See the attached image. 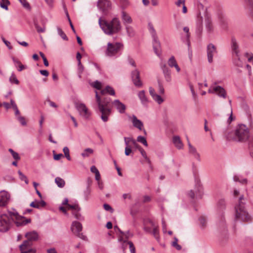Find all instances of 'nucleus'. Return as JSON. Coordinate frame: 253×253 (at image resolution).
<instances>
[{
    "label": "nucleus",
    "mask_w": 253,
    "mask_h": 253,
    "mask_svg": "<svg viewBox=\"0 0 253 253\" xmlns=\"http://www.w3.org/2000/svg\"><path fill=\"white\" fill-rule=\"evenodd\" d=\"M252 137L253 135L250 134L248 127L242 124L238 125L233 131L227 135V139L230 140L237 142H245L248 140L249 144Z\"/></svg>",
    "instance_id": "obj_1"
},
{
    "label": "nucleus",
    "mask_w": 253,
    "mask_h": 253,
    "mask_svg": "<svg viewBox=\"0 0 253 253\" xmlns=\"http://www.w3.org/2000/svg\"><path fill=\"white\" fill-rule=\"evenodd\" d=\"M95 98L98 110L101 113V118L104 122H106L111 113L110 107L111 99L109 97H104L102 99L96 91Z\"/></svg>",
    "instance_id": "obj_2"
},
{
    "label": "nucleus",
    "mask_w": 253,
    "mask_h": 253,
    "mask_svg": "<svg viewBox=\"0 0 253 253\" xmlns=\"http://www.w3.org/2000/svg\"><path fill=\"white\" fill-rule=\"evenodd\" d=\"M99 24L104 32L109 35L117 33L121 29V22L118 18H114L111 21L99 19Z\"/></svg>",
    "instance_id": "obj_3"
},
{
    "label": "nucleus",
    "mask_w": 253,
    "mask_h": 253,
    "mask_svg": "<svg viewBox=\"0 0 253 253\" xmlns=\"http://www.w3.org/2000/svg\"><path fill=\"white\" fill-rule=\"evenodd\" d=\"M235 219L236 221L248 222L252 220V217L247 211L245 206H236L235 207Z\"/></svg>",
    "instance_id": "obj_4"
},
{
    "label": "nucleus",
    "mask_w": 253,
    "mask_h": 253,
    "mask_svg": "<svg viewBox=\"0 0 253 253\" xmlns=\"http://www.w3.org/2000/svg\"><path fill=\"white\" fill-rule=\"evenodd\" d=\"M11 211L0 215V232H5L9 230L12 224Z\"/></svg>",
    "instance_id": "obj_5"
},
{
    "label": "nucleus",
    "mask_w": 253,
    "mask_h": 253,
    "mask_svg": "<svg viewBox=\"0 0 253 253\" xmlns=\"http://www.w3.org/2000/svg\"><path fill=\"white\" fill-rule=\"evenodd\" d=\"M123 44L120 42H108L105 54L109 57L114 56L123 48Z\"/></svg>",
    "instance_id": "obj_6"
},
{
    "label": "nucleus",
    "mask_w": 253,
    "mask_h": 253,
    "mask_svg": "<svg viewBox=\"0 0 253 253\" xmlns=\"http://www.w3.org/2000/svg\"><path fill=\"white\" fill-rule=\"evenodd\" d=\"M148 28L149 32L150 33L153 39V49L155 53L158 55L160 56L161 54L160 52V42L158 40V37L157 36L156 32L152 23H149L148 24Z\"/></svg>",
    "instance_id": "obj_7"
},
{
    "label": "nucleus",
    "mask_w": 253,
    "mask_h": 253,
    "mask_svg": "<svg viewBox=\"0 0 253 253\" xmlns=\"http://www.w3.org/2000/svg\"><path fill=\"white\" fill-rule=\"evenodd\" d=\"M12 222L14 221L17 226H21L30 223L31 219H26L25 217L19 215L17 212H11Z\"/></svg>",
    "instance_id": "obj_8"
},
{
    "label": "nucleus",
    "mask_w": 253,
    "mask_h": 253,
    "mask_svg": "<svg viewBox=\"0 0 253 253\" xmlns=\"http://www.w3.org/2000/svg\"><path fill=\"white\" fill-rule=\"evenodd\" d=\"M71 229L79 238L84 240L86 239V237L82 233H81L83 229V226L80 222L77 221H73L71 225Z\"/></svg>",
    "instance_id": "obj_9"
},
{
    "label": "nucleus",
    "mask_w": 253,
    "mask_h": 253,
    "mask_svg": "<svg viewBox=\"0 0 253 253\" xmlns=\"http://www.w3.org/2000/svg\"><path fill=\"white\" fill-rule=\"evenodd\" d=\"M207 52L208 62L211 63L213 62L214 55L217 53L216 46L211 43H209L207 45Z\"/></svg>",
    "instance_id": "obj_10"
},
{
    "label": "nucleus",
    "mask_w": 253,
    "mask_h": 253,
    "mask_svg": "<svg viewBox=\"0 0 253 253\" xmlns=\"http://www.w3.org/2000/svg\"><path fill=\"white\" fill-rule=\"evenodd\" d=\"M76 107L79 111L80 115L85 119H88L89 118L90 115V113L84 104H77L76 105Z\"/></svg>",
    "instance_id": "obj_11"
},
{
    "label": "nucleus",
    "mask_w": 253,
    "mask_h": 253,
    "mask_svg": "<svg viewBox=\"0 0 253 253\" xmlns=\"http://www.w3.org/2000/svg\"><path fill=\"white\" fill-rule=\"evenodd\" d=\"M131 77L134 84L137 87H141L142 85L140 80V72L137 69H134L131 72Z\"/></svg>",
    "instance_id": "obj_12"
},
{
    "label": "nucleus",
    "mask_w": 253,
    "mask_h": 253,
    "mask_svg": "<svg viewBox=\"0 0 253 253\" xmlns=\"http://www.w3.org/2000/svg\"><path fill=\"white\" fill-rule=\"evenodd\" d=\"M111 3L109 0H98L97 6L103 13H106L110 8Z\"/></svg>",
    "instance_id": "obj_13"
},
{
    "label": "nucleus",
    "mask_w": 253,
    "mask_h": 253,
    "mask_svg": "<svg viewBox=\"0 0 253 253\" xmlns=\"http://www.w3.org/2000/svg\"><path fill=\"white\" fill-rule=\"evenodd\" d=\"M231 48L233 56H239L240 54V49L238 43L236 38L232 37L231 39Z\"/></svg>",
    "instance_id": "obj_14"
},
{
    "label": "nucleus",
    "mask_w": 253,
    "mask_h": 253,
    "mask_svg": "<svg viewBox=\"0 0 253 253\" xmlns=\"http://www.w3.org/2000/svg\"><path fill=\"white\" fill-rule=\"evenodd\" d=\"M25 237L27 238V241L33 244V242L37 241L39 239V235L36 231H32L26 233Z\"/></svg>",
    "instance_id": "obj_15"
},
{
    "label": "nucleus",
    "mask_w": 253,
    "mask_h": 253,
    "mask_svg": "<svg viewBox=\"0 0 253 253\" xmlns=\"http://www.w3.org/2000/svg\"><path fill=\"white\" fill-rule=\"evenodd\" d=\"M10 199L9 194L5 191L0 192V206L4 207L7 205Z\"/></svg>",
    "instance_id": "obj_16"
},
{
    "label": "nucleus",
    "mask_w": 253,
    "mask_h": 253,
    "mask_svg": "<svg viewBox=\"0 0 253 253\" xmlns=\"http://www.w3.org/2000/svg\"><path fill=\"white\" fill-rule=\"evenodd\" d=\"M33 244H30L26 240L24 241L23 243L19 246L21 253H30L33 252L32 246Z\"/></svg>",
    "instance_id": "obj_17"
},
{
    "label": "nucleus",
    "mask_w": 253,
    "mask_h": 253,
    "mask_svg": "<svg viewBox=\"0 0 253 253\" xmlns=\"http://www.w3.org/2000/svg\"><path fill=\"white\" fill-rule=\"evenodd\" d=\"M188 146L189 153L198 161L200 162L201 161L200 155L197 152L196 148L191 145L189 141L188 142Z\"/></svg>",
    "instance_id": "obj_18"
},
{
    "label": "nucleus",
    "mask_w": 253,
    "mask_h": 253,
    "mask_svg": "<svg viewBox=\"0 0 253 253\" xmlns=\"http://www.w3.org/2000/svg\"><path fill=\"white\" fill-rule=\"evenodd\" d=\"M129 119L131 120L134 127L138 128L140 130L143 129V123L140 120H138L135 115H133L131 117H129Z\"/></svg>",
    "instance_id": "obj_19"
},
{
    "label": "nucleus",
    "mask_w": 253,
    "mask_h": 253,
    "mask_svg": "<svg viewBox=\"0 0 253 253\" xmlns=\"http://www.w3.org/2000/svg\"><path fill=\"white\" fill-rule=\"evenodd\" d=\"M213 89L219 97L224 98L226 97V92L225 90L220 86H213Z\"/></svg>",
    "instance_id": "obj_20"
},
{
    "label": "nucleus",
    "mask_w": 253,
    "mask_h": 253,
    "mask_svg": "<svg viewBox=\"0 0 253 253\" xmlns=\"http://www.w3.org/2000/svg\"><path fill=\"white\" fill-rule=\"evenodd\" d=\"M121 14V18L124 25L126 26V25L127 24H131L132 23V18L130 15L126 12H125L124 10H123Z\"/></svg>",
    "instance_id": "obj_21"
},
{
    "label": "nucleus",
    "mask_w": 253,
    "mask_h": 253,
    "mask_svg": "<svg viewBox=\"0 0 253 253\" xmlns=\"http://www.w3.org/2000/svg\"><path fill=\"white\" fill-rule=\"evenodd\" d=\"M205 27L208 33L211 34L213 32L214 27L213 24L211 20L209 18L205 19Z\"/></svg>",
    "instance_id": "obj_22"
},
{
    "label": "nucleus",
    "mask_w": 253,
    "mask_h": 253,
    "mask_svg": "<svg viewBox=\"0 0 253 253\" xmlns=\"http://www.w3.org/2000/svg\"><path fill=\"white\" fill-rule=\"evenodd\" d=\"M113 104L116 107L118 111L121 113L125 112L126 110V106L121 102L119 100H115L113 102Z\"/></svg>",
    "instance_id": "obj_23"
},
{
    "label": "nucleus",
    "mask_w": 253,
    "mask_h": 253,
    "mask_svg": "<svg viewBox=\"0 0 253 253\" xmlns=\"http://www.w3.org/2000/svg\"><path fill=\"white\" fill-rule=\"evenodd\" d=\"M168 65L170 67H174L177 71L179 72L180 71V68L179 67L174 57L172 56L168 60Z\"/></svg>",
    "instance_id": "obj_24"
},
{
    "label": "nucleus",
    "mask_w": 253,
    "mask_h": 253,
    "mask_svg": "<svg viewBox=\"0 0 253 253\" xmlns=\"http://www.w3.org/2000/svg\"><path fill=\"white\" fill-rule=\"evenodd\" d=\"M233 64L238 68H242L244 66V63L241 60L240 54H239V56H233Z\"/></svg>",
    "instance_id": "obj_25"
},
{
    "label": "nucleus",
    "mask_w": 253,
    "mask_h": 253,
    "mask_svg": "<svg viewBox=\"0 0 253 253\" xmlns=\"http://www.w3.org/2000/svg\"><path fill=\"white\" fill-rule=\"evenodd\" d=\"M172 141L175 146L178 149H181L183 147V144L181 141L180 137L174 136L173 137Z\"/></svg>",
    "instance_id": "obj_26"
},
{
    "label": "nucleus",
    "mask_w": 253,
    "mask_h": 253,
    "mask_svg": "<svg viewBox=\"0 0 253 253\" xmlns=\"http://www.w3.org/2000/svg\"><path fill=\"white\" fill-rule=\"evenodd\" d=\"M100 93L102 95H104L106 93H108L111 95H115V94L114 89L111 86L109 85L106 86L104 89H102Z\"/></svg>",
    "instance_id": "obj_27"
},
{
    "label": "nucleus",
    "mask_w": 253,
    "mask_h": 253,
    "mask_svg": "<svg viewBox=\"0 0 253 253\" xmlns=\"http://www.w3.org/2000/svg\"><path fill=\"white\" fill-rule=\"evenodd\" d=\"M217 210L219 212H222L226 208V202L224 199H220L217 204Z\"/></svg>",
    "instance_id": "obj_28"
},
{
    "label": "nucleus",
    "mask_w": 253,
    "mask_h": 253,
    "mask_svg": "<svg viewBox=\"0 0 253 253\" xmlns=\"http://www.w3.org/2000/svg\"><path fill=\"white\" fill-rule=\"evenodd\" d=\"M138 95L142 104H145L147 103L148 100L145 96V91L144 90L139 91Z\"/></svg>",
    "instance_id": "obj_29"
},
{
    "label": "nucleus",
    "mask_w": 253,
    "mask_h": 253,
    "mask_svg": "<svg viewBox=\"0 0 253 253\" xmlns=\"http://www.w3.org/2000/svg\"><path fill=\"white\" fill-rule=\"evenodd\" d=\"M55 182L58 186V187L60 188H63L65 184V182L62 178L57 177L55 179Z\"/></svg>",
    "instance_id": "obj_30"
},
{
    "label": "nucleus",
    "mask_w": 253,
    "mask_h": 253,
    "mask_svg": "<svg viewBox=\"0 0 253 253\" xmlns=\"http://www.w3.org/2000/svg\"><path fill=\"white\" fill-rule=\"evenodd\" d=\"M150 223L151 224L152 226H153V235L155 237V238L158 240L159 239V230L158 229L157 226H155L153 222L150 221Z\"/></svg>",
    "instance_id": "obj_31"
},
{
    "label": "nucleus",
    "mask_w": 253,
    "mask_h": 253,
    "mask_svg": "<svg viewBox=\"0 0 253 253\" xmlns=\"http://www.w3.org/2000/svg\"><path fill=\"white\" fill-rule=\"evenodd\" d=\"M68 210H72L73 211H80L81 210L78 204H75L74 205L69 204L67 206Z\"/></svg>",
    "instance_id": "obj_32"
},
{
    "label": "nucleus",
    "mask_w": 253,
    "mask_h": 253,
    "mask_svg": "<svg viewBox=\"0 0 253 253\" xmlns=\"http://www.w3.org/2000/svg\"><path fill=\"white\" fill-rule=\"evenodd\" d=\"M34 26L39 33H43L45 31V26L44 24L42 27H41L38 24L37 21H34Z\"/></svg>",
    "instance_id": "obj_33"
},
{
    "label": "nucleus",
    "mask_w": 253,
    "mask_h": 253,
    "mask_svg": "<svg viewBox=\"0 0 253 253\" xmlns=\"http://www.w3.org/2000/svg\"><path fill=\"white\" fill-rule=\"evenodd\" d=\"M84 71V67L82 63H78V75L80 79L82 78V75Z\"/></svg>",
    "instance_id": "obj_34"
},
{
    "label": "nucleus",
    "mask_w": 253,
    "mask_h": 253,
    "mask_svg": "<svg viewBox=\"0 0 253 253\" xmlns=\"http://www.w3.org/2000/svg\"><path fill=\"white\" fill-rule=\"evenodd\" d=\"M125 244L129 245V248L130 252L131 253H135V247H134L132 242H131V241L127 242L125 240L124 241L123 246H125Z\"/></svg>",
    "instance_id": "obj_35"
},
{
    "label": "nucleus",
    "mask_w": 253,
    "mask_h": 253,
    "mask_svg": "<svg viewBox=\"0 0 253 253\" xmlns=\"http://www.w3.org/2000/svg\"><path fill=\"white\" fill-rule=\"evenodd\" d=\"M13 61L15 63L16 66H18L19 68L18 69V71L20 72L22 71L24 69H25V66L21 64V63L18 60L13 58Z\"/></svg>",
    "instance_id": "obj_36"
},
{
    "label": "nucleus",
    "mask_w": 253,
    "mask_h": 253,
    "mask_svg": "<svg viewBox=\"0 0 253 253\" xmlns=\"http://www.w3.org/2000/svg\"><path fill=\"white\" fill-rule=\"evenodd\" d=\"M10 101L12 108L15 111V115H19L20 114V112L18 109V107L15 102L12 99H10Z\"/></svg>",
    "instance_id": "obj_37"
},
{
    "label": "nucleus",
    "mask_w": 253,
    "mask_h": 253,
    "mask_svg": "<svg viewBox=\"0 0 253 253\" xmlns=\"http://www.w3.org/2000/svg\"><path fill=\"white\" fill-rule=\"evenodd\" d=\"M93 153V150L91 148H86L85 149L84 152L82 153L81 155L83 157H88L90 154Z\"/></svg>",
    "instance_id": "obj_38"
},
{
    "label": "nucleus",
    "mask_w": 253,
    "mask_h": 253,
    "mask_svg": "<svg viewBox=\"0 0 253 253\" xmlns=\"http://www.w3.org/2000/svg\"><path fill=\"white\" fill-rule=\"evenodd\" d=\"M91 193V189L89 186H87L86 189L84 191V198L85 201H87L89 198Z\"/></svg>",
    "instance_id": "obj_39"
},
{
    "label": "nucleus",
    "mask_w": 253,
    "mask_h": 253,
    "mask_svg": "<svg viewBox=\"0 0 253 253\" xmlns=\"http://www.w3.org/2000/svg\"><path fill=\"white\" fill-rule=\"evenodd\" d=\"M8 151L11 154L13 159L16 161H18L20 159V157L17 152H15L11 148L8 149Z\"/></svg>",
    "instance_id": "obj_40"
},
{
    "label": "nucleus",
    "mask_w": 253,
    "mask_h": 253,
    "mask_svg": "<svg viewBox=\"0 0 253 253\" xmlns=\"http://www.w3.org/2000/svg\"><path fill=\"white\" fill-rule=\"evenodd\" d=\"M9 80L11 84H19V81L14 73L11 74Z\"/></svg>",
    "instance_id": "obj_41"
},
{
    "label": "nucleus",
    "mask_w": 253,
    "mask_h": 253,
    "mask_svg": "<svg viewBox=\"0 0 253 253\" xmlns=\"http://www.w3.org/2000/svg\"><path fill=\"white\" fill-rule=\"evenodd\" d=\"M57 32L59 35L60 36V37L62 38V39L65 41H68V39L66 35V34L64 33V32L62 30V29L60 27H57Z\"/></svg>",
    "instance_id": "obj_42"
},
{
    "label": "nucleus",
    "mask_w": 253,
    "mask_h": 253,
    "mask_svg": "<svg viewBox=\"0 0 253 253\" xmlns=\"http://www.w3.org/2000/svg\"><path fill=\"white\" fill-rule=\"evenodd\" d=\"M126 29L128 35L129 37H133L134 35V31L133 28L130 26H126Z\"/></svg>",
    "instance_id": "obj_43"
},
{
    "label": "nucleus",
    "mask_w": 253,
    "mask_h": 253,
    "mask_svg": "<svg viewBox=\"0 0 253 253\" xmlns=\"http://www.w3.org/2000/svg\"><path fill=\"white\" fill-rule=\"evenodd\" d=\"M139 151L140 152L142 157L145 159V160L148 163H150V160L147 156V154L145 150L142 148H139Z\"/></svg>",
    "instance_id": "obj_44"
},
{
    "label": "nucleus",
    "mask_w": 253,
    "mask_h": 253,
    "mask_svg": "<svg viewBox=\"0 0 253 253\" xmlns=\"http://www.w3.org/2000/svg\"><path fill=\"white\" fill-rule=\"evenodd\" d=\"M18 173L19 175V178L22 181H24L26 184H28V180L26 175H25L20 170L18 171Z\"/></svg>",
    "instance_id": "obj_45"
},
{
    "label": "nucleus",
    "mask_w": 253,
    "mask_h": 253,
    "mask_svg": "<svg viewBox=\"0 0 253 253\" xmlns=\"http://www.w3.org/2000/svg\"><path fill=\"white\" fill-rule=\"evenodd\" d=\"M120 1L121 7L123 10L126 8L129 5L128 0H120Z\"/></svg>",
    "instance_id": "obj_46"
},
{
    "label": "nucleus",
    "mask_w": 253,
    "mask_h": 253,
    "mask_svg": "<svg viewBox=\"0 0 253 253\" xmlns=\"http://www.w3.org/2000/svg\"><path fill=\"white\" fill-rule=\"evenodd\" d=\"M137 141L140 143H141L145 146H148V143L147 142L146 138L142 136H138L137 138Z\"/></svg>",
    "instance_id": "obj_47"
},
{
    "label": "nucleus",
    "mask_w": 253,
    "mask_h": 253,
    "mask_svg": "<svg viewBox=\"0 0 253 253\" xmlns=\"http://www.w3.org/2000/svg\"><path fill=\"white\" fill-rule=\"evenodd\" d=\"M1 2L0 3V7L3 9L6 10L8 9V5L10 4V2L8 0H1Z\"/></svg>",
    "instance_id": "obj_48"
},
{
    "label": "nucleus",
    "mask_w": 253,
    "mask_h": 253,
    "mask_svg": "<svg viewBox=\"0 0 253 253\" xmlns=\"http://www.w3.org/2000/svg\"><path fill=\"white\" fill-rule=\"evenodd\" d=\"M199 221L201 228H205L207 225V219L205 217L201 216L199 218Z\"/></svg>",
    "instance_id": "obj_49"
},
{
    "label": "nucleus",
    "mask_w": 253,
    "mask_h": 253,
    "mask_svg": "<svg viewBox=\"0 0 253 253\" xmlns=\"http://www.w3.org/2000/svg\"><path fill=\"white\" fill-rule=\"evenodd\" d=\"M73 214L74 215L75 218L79 220H83L84 219V217L82 215V214L79 212V211H73Z\"/></svg>",
    "instance_id": "obj_50"
},
{
    "label": "nucleus",
    "mask_w": 253,
    "mask_h": 253,
    "mask_svg": "<svg viewBox=\"0 0 253 253\" xmlns=\"http://www.w3.org/2000/svg\"><path fill=\"white\" fill-rule=\"evenodd\" d=\"M153 99L159 104H161L164 101V99L162 97L157 94L153 97Z\"/></svg>",
    "instance_id": "obj_51"
},
{
    "label": "nucleus",
    "mask_w": 253,
    "mask_h": 253,
    "mask_svg": "<svg viewBox=\"0 0 253 253\" xmlns=\"http://www.w3.org/2000/svg\"><path fill=\"white\" fill-rule=\"evenodd\" d=\"M161 69L164 75L170 73V71L166 64H162Z\"/></svg>",
    "instance_id": "obj_52"
},
{
    "label": "nucleus",
    "mask_w": 253,
    "mask_h": 253,
    "mask_svg": "<svg viewBox=\"0 0 253 253\" xmlns=\"http://www.w3.org/2000/svg\"><path fill=\"white\" fill-rule=\"evenodd\" d=\"M91 85L92 87L97 89H100L101 88V83L98 81L94 82Z\"/></svg>",
    "instance_id": "obj_53"
},
{
    "label": "nucleus",
    "mask_w": 253,
    "mask_h": 253,
    "mask_svg": "<svg viewBox=\"0 0 253 253\" xmlns=\"http://www.w3.org/2000/svg\"><path fill=\"white\" fill-rule=\"evenodd\" d=\"M245 200V197L243 194H241L239 196L238 204L237 206H245V203L243 202Z\"/></svg>",
    "instance_id": "obj_54"
},
{
    "label": "nucleus",
    "mask_w": 253,
    "mask_h": 253,
    "mask_svg": "<svg viewBox=\"0 0 253 253\" xmlns=\"http://www.w3.org/2000/svg\"><path fill=\"white\" fill-rule=\"evenodd\" d=\"M63 152L64 153V155L68 160L70 161L71 160V157L70 156L69 154V149L67 147H64L63 149Z\"/></svg>",
    "instance_id": "obj_55"
},
{
    "label": "nucleus",
    "mask_w": 253,
    "mask_h": 253,
    "mask_svg": "<svg viewBox=\"0 0 253 253\" xmlns=\"http://www.w3.org/2000/svg\"><path fill=\"white\" fill-rule=\"evenodd\" d=\"M178 239L176 238H174V241L172 243V246L175 248L177 250L179 251L181 249L180 245L177 244Z\"/></svg>",
    "instance_id": "obj_56"
},
{
    "label": "nucleus",
    "mask_w": 253,
    "mask_h": 253,
    "mask_svg": "<svg viewBox=\"0 0 253 253\" xmlns=\"http://www.w3.org/2000/svg\"><path fill=\"white\" fill-rule=\"evenodd\" d=\"M158 83L159 93L161 94H164L165 89H164V88L163 87L162 84L161 83V82L159 80L158 81Z\"/></svg>",
    "instance_id": "obj_57"
},
{
    "label": "nucleus",
    "mask_w": 253,
    "mask_h": 253,
    "mask_svg": "<svg viewBox=\"0 0 253 253\" xmlns=\"http://www.w3.org/2000/svg\"><path fill=\"white\" fill-rule=\"evenodd\" d=\"M18 120L19 121V122L21 123V124L22 126H26L27 124V123L25 120L24 117L19 116L17 118Z\"/></svg>",
    "instance_id": "obj_58"
},
{
    "label": "nucleus",
    "mask_w": 253,
    "mask_h": 253,
    "mask_svg": "<svg viewBox=\"0 0 253 253\" xmlns=\"http://www.w3.org/2000/svg\"><path fill=\"white\" fill-rule=\"evenodd\" d=\"M133 139L131 137H125L124 138L125 143L126 145V147L129 146L128 145L129 143H130V142L132 143Z\"/></svg>",
    "instance_id": "obj_59"
},
{
    "label": "nucleus",
    "mask_w": 253,
    "mask_h": 253,
    "mask_svg": "<svg viewBox=\"0 0 253 253\" xmlns=\"http://www.w3.org/2000/svg\"><path fill=\"white\" fill-rule=\"evenodd\" d=\"M23 6L26 8H30V5L26 0H19Z\"/></svg>",
    "instance_id": "obj_60"
},
{
    "label": "nucleus",
    "mask_w": 253,
    "mask_h": 253,
    "mask_svg": "<svg viewBox=\"0 0 253 253\" xmlns=\"http://www.w3.org/2000/svg\"><path fill=\"white\" fill-rule=\"evenodd\" d=\"M104 209L107 211H110L111 212H113V209L112 208V207L107 204H104L103 205Z\"/></svg>",
    "instance_id": "obj_61"
},
{
    "label": "nucleus",
    "mask_w": 253,
    "mask_h": 253,
    "mask_svg": "<svg viewBox=\"0 0 253 253\" xmlns=\"http://www.w3.org/2000/svg\"><path fill=\"white\" fill-rule=\"evenodd\" d=\"M124 235L126 239H128L133 236V234L131 233L129 230L127 231L126 232H124V233L122 234Z\"/></svg>",
    "instance_id": "obj_62"
},
{
    "label": "nucleus",
    "mask_w": 253,
    "mask_h": 253,
    "mask_svg": "<svg viewBox=\"0 0 253 253\" xmlns=\"http://www.w3.org/2000/svg\"><path fill=\"white\" fill-rule=\"evenodd\" d=\"M127 60L131 66L136 67V63L134 59H133L132 58H131L130 56H128L127 58Z\"/></svg>",
    "instance_id": "obj_63"
},
{
    "label": "nucleus",
    "mask_w": 253,
    "mask_h": 253,
    "mask_svg": "<svg viewBox=\"0 0 253 253\" xmlns=\"http://www.w3.org/2000/svg\"><path fill=\"white\" fill-rule=\"evenodd\" d=\"M250 146L251 148V156L253 158V137H251V138Z\"/></svg>",
    "instance_id": "obj_64"
}]
</instances>
